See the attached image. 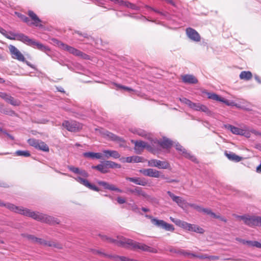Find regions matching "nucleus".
<instances>
[{
    "mask_svg": "<svg viewBox=\"0 0 261 261\" xmlns=\"http://www.w3.org/2000/svg\"><path fill=\"white\" fill-rule=\"evenodd\" d=\"M0 206H5L13 212L31 217L38 221L49 224L50 225L59 224L60 222L58 219L52 216L39 212L31 211L28 208L17 206L11 203H4L0 201Z\"/></svg>",
    "mask_w": 261,
    "mask_h": 261,
    "instance_id": "nucleus-1",
    "label": "nucleus"
},
{
    "mask_svg": "<svg viewBox=\"0 0 261 261\" xmlns=\"http://www.w3.org/2000/svg\"><path fill=\"white\" fill-rule=\"evenodd\" d=\"M7 37L11 40L20 41L26 44L36 48L47 54V52L50 51V49L48 46H45L35 40L30 39L28 36L22 33H10V35L7 36Z\"/></svg>",
    "mask_w": 261,
    "mask_h": 261,
    "instance_id": "nucleus-2",
    "label": "nucleus"
},
{
    "mask_svg": "<svg viewBox=\"0 0 261 261\" xmlns=\"http://www.w3.org/2000/svg\"><path fill=\"white\" fill-rule=\"evenodd\" d=\"M68 168L70 171L80 175L74 177V179L76 181L88 188L90 190L97 192L99 191V190L98 188L96 187L95 185L90 184L87 179L84 178H87L89 176V174L86 170L72 166H68Z\"/></svg>",
    "mask_w": 261,
    "mask_h": 261,
    "instance_id": "nucleus-3",
    "label": "nucleus"
},
{
    "mask_svg": "<svg viewBox=\"0 0 261 261\" xmlns=\"http://www.w3.org/2000/svg\"><path fill=\"white\" fill-rule=\"evenodd\" d=\"M99 236L106 243L115 244V245H140L137 244L132 240H127L122 237L118 236L116 238H112L102 234H99Z\"/></svg>",
    "mask_w": 261,
    "mask_h": 261,
    "instance_id": "nucleus-4",
    "label": "nucleus"
},
{
    "mask_svg": "<svg viewBox=\"0 0 261 261\" xmlns=\"http://www.w3.org/2000/svg\"><path fill=\"white\" fill-rule=\"evenodd\" d=\"M53 42L57 44V45L63 50L68 51L69 53L84 59H89V56L83 53L82 51L70 46L67 44H64L62 42L59 41L57 39H53Z\"/></svg>",
    "mask_w": 261,
    "mask_h": 261,
    "instance_id": "nucleus-5",
    "label": "nucleus"
},
{
    "mask_svg": "<svg viewBox=\"0 0 261 261\" xmlns=\"http://www.w3.org/2000/svg\"><path fill=\"white\" fill-rule=\"evenodd\" d=\"M145 217L150 219L152 224L158 228L169 231H173L174 230V227L173 225L168 223L163 220H159L156 218H153L151 216L147 215H146Z\"/></svg>",
    "mask_w": 261,
    "mask_h": 261,
    "instance_id": "nucleus-6",
    "label": "nucleus"
},
{
    "mask_svg": "<svg viewBox=\"0 0 261 261\" xmlns=\"http://www.w3.org/2000/svg\"><path fill=\"white\" fill-rule=\"evenodd\" d=\"M99 133L101 134V135H102L103 137L107 138V139L111 141H115L118 143L120 147L125 146V141L123 138L119 137L116 136V135L104 129H100Z\"/></svg>",
    "mask_w": 261,
    "mask_h": 261,
    "instance_id": "nucleus-7",
    "label": "nucleus"
},
{
    "mask_svg": "<svg viewBox=\"0 0 261 261\" xmlns=\"http://www.w3.org/2000/svg\"><path fill=\"white\" fill-rule=\"evenodd\" d=\"M91 252L94 254H97V255H99L101 256L110 258H111L116 261H117V260H119V261H138L136 259H129L125 256H120L115 255L108 254H106V253L103 252L102 251L99 250L92 249Z\"/></svg>",
    "mask_w": 261,
    "mask_h": 261,
    "instance_id": "nucleus-8",
    "label": "nucleus"
},
{
    "mask_svg": "<svg viewBox=\"0 0 261 261\" xmlns=\"http://www.w3.org/2000/svg\"><path fill=\"white\" fill-rule=\"evenodd\" d=\"M21 236L24 238V240L29 243L39 244L40 245H51L47 241L35 237L33 235L27 233H22Z\"/></svg>",
    "mask_w": 261,
    "mask_h": 261,
    "instance_id": "nucleus-9",
    "label": "nucleus"
},
{
    "mask_svg": "<svg viewBox=\"0 0 261 261\" xmlns=\"http://www.w3.org/2000/svg\"><path fill=\"white\" fill-rule=\"evenodd\" d=\"M62 126L69 132H75L82 128V125L79 122L74 121L65 120L62 123Z\"/></svg>",
    "mask_w": 261,
    "mask_h": 261,
    "instance_id": "nucleus-10",
    "label": "nucleus"
},
{
    "mask_svg": "<svg viewBox=\"0 0 261 261\" xmlns=\"http://www.w3.org/2000/svg\"><path fill=\"white\" fill-rule=\"evenodd\" d=\"M150 167H157L159 169H167L170 167L169 163L167 161H161L156 159H151L148 161Z\"/></svg>",
    "mask_w": 261,
    "mask_h": 261,
    "instance_id": "nucleus-11",
    "label": "nucleus"
},
{
    "mask_svg": "<svg viewBox=\"0 0 261 261\" xmlns=\"http://www.w3.org/2000/svg\"><path fill=\"white\" fill-rule=\"evenodd\" d=\"M176 149L179 151V153L182 154L186 158L191 160V161L197 163V160L196 157L191 154L190 152H188L185 148H184L178 143H177L175 145Z\"/></svg>",
    "mask_w": 261,
    "mask_h": 261,
    "instance_id": "nucleus-12",
    "label": "nucleus"
},
{
    "mask_svg": "<svg viewBox=\"0 0 261 261\" xmlns=\"http://www.w3.org/2000/svg\"><path fill=\"white\" fill-rule=\"evenodd\" d=\"M10 51L13 59L19 61L25 62V58L21 52L14 46L10 45L9 47Z\"/></svg>",
    "mask_w": 261,
    "mask_h": 261,
    "instance_id": "nucleus-13",
    "label": "nucleus"
},
{
    "mask_svg": "<svg viewBox=\"0 0 261 261\" xmlns=\"http://www.w3.org/2000/svg\"><path fill=\"white\" fill-rule=\"evenodd\" d=\"M134 194L137 196H142L146 201L151 203H153L156 200L154 197L148 195L140 187H137L135 188Z\"/></svg>",
    "mask_w": 261,
    "mask_h": 261,
    "instance_id": "nucleus-14",
    "label": "nucleus"
},
{
    "mask_svg": "<svg viewBox=\"0 0 261 261\" xmlns=\"http://www.w3.org/2000/svg\"><path fill=\"white\" fill-rule=\"evenodd\" d=\"M182 228L186 230L199 233H203L204 231V229L199 226L195 224H191L186 222H184Z\"/></svg>",
    "mask_w": 261,
    "mask_h": 261,
    "instance_id": "nucleus-15",
    "label": "nucleus"
},
{
    "mask_svg": "<svg viewBox=\"0 0 261 261\" xmlns=\"http://www.w3.org/2000/svg\"><path fill=\"white\" fill-rule=\"evenodd\" d=\"M140 172L145 176L158 178L160 176V172L152 168L143 169L140 170Z\"/></svg>",
    "mask_w": 261,
    "mask_h": 261,
    "instance_id": "nucleus-16",
    "label": "nucleus"
},
{
    "mask_svg": "<svg viewBox=\"0 0 261 261\" xmlns=\"http://www.w3.org/2000/svg\"><path fill=\"white\" fill-rule=\"evenodd\" d=\"M130 249L134 251L142 250L151 253H156L157 249L154 246H130Z\"/></svg>",
    "mask_w": 261,
    "mask_h": 261,
    "instance_id": "nucleus-17",
    "label": "nucleus"
},
{
    "mask_svg": "<svg viewBox=\"0 0 261 261\" xmlns=\"http://www.w3.org/2000/svg\"><path fill=\"white\" fill-rule=\"evenodd\" d=\"M186 34L187 36L193 41L199 42L201 40V37L198 33L191 28H188L186 29Z\"/></svg>",
    "mask_w": 261,
    "mask_h": 261,
    "instance_id": "nucleus-18",
    "label": "nucleus"
},
{
    "mask_svg": "<svg viewBox=\"0 0 261 261\" xmlns=\"http://www.w3.org/2000/svg\"><path fill=\"white\" fill-rule=\"evenodd\" d=\"M244 223L250 227L258 225V216H249L247 215Z\"/></svg>",
    "mask_w": 261,
    "mask_h": 261,
    "instance_id": "nucleus-19",
    "label": "nucleus"
},
{
    "mask_svg": "<svg viewBox=\"0 0 261 261\" xmlns=\"http://www.w3.org/2000/svg\"><path fill=\"white\" fill-rule=\"evenodd\" d=\"M178 253H180L181 254H182L184 256H188L190 257H198L199 258H209L210 259H212V260H216V259H217L218 258V256H207L206 255L198 256V255H195L194 253H189V252H186V251H179L178 252Z\"/></svg>",
    "mask_w": 261,
    "mask_h": 261,
    "instance_id": "nucleus-20",
    "label": "nucleus"
},
{
    "mask_svg": "<svg viewBox=\"0 0 261 261\" xmlns=\"http://www.w3.org/2000/svg\"><path fill=\"white\" fill-rule=\"evenodd\" d=\"M97 182L99 185L102 186L105 189L116 191L119 193L122 192V191L121 189L116 188L114 185L110 184L106 181L98 180Z\"/></svg>",
    "mask_w": 261,
    "mask_h": 261,
    "instance_id": "nucleus-21",
    "label": "nucleus"
},
{
    "mask_svg": "<svg viewBox=\"0 0 261 261\" xmlns=\"http://www.w3.org/2000/svg\"><path fill=\"white\" fill-rule=\"evenodd\" d=\"M132 142L135 144L134 149L137 153H140L142 150L147 147V144L142 141H134L132 140Z\"/></svg>",
    "mask_w": 261,
    "mask_h": 261,
    "instance_id": "nucleus-22",
    "label": "nucleus"
},
{
    "mask_svg": "<svg viewBox=\"0 0 261 261\" xmlns=\"http://www.w3.org/2000/svg\"><path fill=\"white\" fill-rule=\"evenodd\" d=\"M126 179L136 185L142 186H145L148 184L147 181L144 178L127 177L126 178Z\"/></svg>",
    "mask_w": 261,
    "mask_h": 261,
    "instance_id": "nucleus-23",
    "label": "nucleus"
},
{
    "mask_svg": "<svg viewBox=\"0 0 261 261\" xmlns=\"http://www.w3.org/2000/svg\"><path fill=\"white\" fill-rule=\"evenodd\" d=\"M182 82L185 83L195 84L198 83L197 79L193 75L185 74L181 76Z\"/></svg>",
    "mask_w": 261,
    "mask_h": 261,
    "instance_id": "nucleus-24",
    "label": "nucleus"
},
{
    "mask_svg": "<svg viewBox=\"0 0 261 261\" xmlns=\"http://www.w3.org/2000/svg\"><path fill=\"white\" fill-rule=\"evenodd\" d=\"M158 144L163 148L169 149L173 145V142L170 139L163 138V140H157Z\"/></svg>",
    "mask_w": 261,
    "mask_h": 261,
    "instance_id": "nucleus-25",
    "label": "nucleus"
},
{
    "mask_svg": "<svg viewBox=\"0 0 261 261\" xmlns=\"http://www.w3.org/2000/svg\"><path fill=\"white\" fill-rule=\"evenodd\" d=\"M225 155L230 161L234 162H239L243 159L242 157L230 151H225Z\"/></svg>",
    "mask_w": 261,
    "mask_h": 261,
    "instance_id": "nucleus-26",
    "label": "nucleus"
},
{
    "mask_svg": "<svg viewBox=\"0 0 261 261\" xmlns=\"http://www.w3.org/2000/svg\"><path fill=\"white\" fill-rule=\"evenodd\" d=\"M188 205L189 206L194 208L198 212L203 213L207 214L208 215H209L210 211L211 210L210 208H203V207H202L200 205H197V204H194V203H189Z\"/></svg>",
    "mask_w": 261,
    "mask_h": 261,
    "instance_id": "nucleus-27",
    "label": "nucleus"
},
{
    "mask_svg": "<svg viewBox=\"0 0 261 261\" xmlns=\"http://www.w3.org/2000/svg\"><path fill=\"white\" fill-rule=\"evenodd\" d=\"M103 153L107 158L111 156L114 159H118L120 157L119 152L116 150H105L103 151Z\"/></svg>",
    "mask_w": 261,
    "mask_h": 261,
    "instance_id": "nucleus-28",
    "label": "nucleus"
},
{
    "mask_svg": "<svg viewBox=\"0 0 261 261\" xmlns=\"http://www.w3.org/2000/svg\"><path fill=\"white\" fill-rule=\"evenodd\" d=\"M92 168L96 169L102 173H106L109 171L107 165L106 164V161L102 162L101 164L97 165V166H92Z\"/></svg>",
    "mask_w": 261,
    "mask_h": 261,
    "instance_id": "nucleus-29",
    "label": "nucleus"
},
{
    "mask_svg": "<svg viewBox=\"0 0 261 261\" xmlns=\"http://www.w3.org/2000/svg\"><path fill=\"white\" fill-rule=\"evenodd\" d=\"M225 127L229 130L232 133L235 135H240L243 134V129H241L239 127L234 126L230 124H226L225 125Z\"/></svg>",
    "mask_w": 261,
    "mask_h": 261,
    "instance_id": "nucleus-30",
    "label": "nucleus"
},
{
    "mask_svg": "<svg viewBox=\"0 0 261 261\" xmlns=\"http://www.w3.org/2000/svg\"><path fill=\"white\" fill-rule=\"evenodd\" d=\"M28 15L31 18V19L34 21L33 22L31 23V24H34L36 27L40 26L39 25V23L40 22H41V21L33 11H31V10L29 11Z\"/></svg>",
    "mask_w": 261,
    "mask_h": 261,
    "instance_id": "nucleus-31",
    "label": "nucleus"
},
{
    "mask_svg": "<svg viewBox=\"0 0 261 261\" xmlns=\"http://www.w3.org/2000/svg\"><path fill=\"white\" fill-rule=\"evenodd\" d=\"M28 15L31 18V19L34 21L33 22L31 23V24H34L36 27L40 26L39 25V23L40 22H41V21L33 11H31V10L29 11Z\"/></svg>",
    "mask_w": 261,
    "mask_h": 261,
    "instance_id": "nucleus-32",
    "label": "nucleus"
},
{
    "mask_svg": "<svg viewBox=\"0 0 261 261\" xmlns=\"http://www.w3.org/2000/svg\"><path fill=\"white\" fill-rule=\"evenodd\" d=\"M83 155L85 158L92 159H99L102 158V155L100 153H95L93 152H86L83 153Z\"/></svg>",
    "mask_w": 261,
    "mask_h": 261,
    "instance_id": "nucleus-33",
    "label": "nucleus"
},
{
    "mask_svg": "<svg viewBox=\"0 0 261 261\" xmlns=\"http://www.w3.org/2000/svg\"><path fill=\"white\" fill-rule=\"evenodd\" d=\"M143 158L139 156H132L124 158V162L126 163H139L142 162Z\"/></svg>",
    "mask_w": 261,
    "mask_h": 261,
    "instance_id": "nucleus-34",
    "label": "nucleus"
},
{
    "mask_svg": "<svg viewBox=\"0 0 261 261\" xmlns=\"http://www.w3.org/2000/svg\"><path fill=\"white\" fill-rule=\"evenodd\" d=\"M203 93H205L207 95V97L209 99L218 101H223L222 97H220L218 95L214 93L208 92L207 91H204Z\"/></svg>",
    "mask_w": 261,
    "mask_h": 261,
    "instance_id": "nucleus-35",
    "label": "nucleus"
},
{
    "mask_svg": "<svg viewBox=\"0 0 261 261\" xmlns=\"http://www.w3.org/2000/svg\"><path fill=\"white\" fill-rule=\"evenodd\" d=\"M239 77L241 80L248 81L252 78V74L250 71H243L241 72Z\"/></svg>",
    "mask_w": 261,
    "mask_h": 261,
    "instance_id": "nucleus-36",
    "label": "nucleus"
},
{
    "mask_svg": "<svg viewBox=\"0 0 261 261\" xmlns=\"http://www.w3.org/2000/svg\"><path fill=\"white\" fill-rule=\"evenodd\" d=\"M0 112L11 116H17L16 113L14 111L8 108H4L3 106L0 107Z\"/></svg>",
    "mask_w": 261,
    "mask_h": 261,
    "instance_id": "nucleus-37",
    "label": "nucleus"
},
{
    "mask_svg": "<svg viewBox=\"0 0 261 261\" xmlns=\"http://www.w3.org/2000/svg\"><path fill=\"white\" fill-rule=\"evenodd\" d=\"M236 240L238 242V243L245 245L246 243L247 245H261V243L257 241H246L245 240H243L239 238H236Z\"/></svg>",
    "mask_w": 261,
    "mask_h": 261,
    "instance_id": "nucleus-38",
    "label": "nucleus"
},
{
    "mask_svg": "<svg viewBox=\"0 0 261 261\" xmlns=\"http://www.w3.org/2000/svg\"><path fill=\"white\" fill-rule=\"evenodd\" d=\"M174 202L177 203V204L182 207L186 203V200H184L182 197L176 196L175 198L173 200Z\"/></svg>",
    "mask_w": 261,
    "mask_h": 261,
    "instance_id": "nucleus-39",
    "label": "nucleus"
},
{
    "mask_svg": "<svg viewBox=\"0 0 261 261\" xmlns=\"http://www.w3.org/2000/svg\"><path fill=\"white\" fill-rule=\"evenodd\" d=\"M37 149L45 152L49 151V147L47 145L42 141H40Z\"/></svg>",
    "mask_w": 261,
    "mask_h": 261,
    "instance_id": "nucleus-40",
    "label": "nucleus"
},
{
    "mask_svg": "<svg viewBox=\"0 0 261 261\" xmlns=\"http://www.w3.org/2000/svg\"><path fill=\"white\" fill-rule=\"evenodd\" d=\"M106 164L107 165L108 169L109 168H120L121 166L120 164L116 163L111 161H106Z\"/></svg>",
    "mask_w": 261,
    "mask_h": 261,
    "instance_id": "nucleus-41",
    "label": "nucleus"
},
{
    "mask_svg": "<svg viewBox=\"0 0 261 261\" xmlns=\"http://www.w3.org/2000/svg\"><path fill=\"white\" fill-rule=\"evenodd\" d=\"M40 140H36L35 139H29L28 140V143L32 146L34 147L37 149Z\"/></svg>",
    "mask_w": 261,
    "mask_h": 261,
    "instance_id": "nucleus-42",
    "label": "nucleus"
},
{
    "mask_svg": "<svg viewBox=\"0 0 261 261\" xmlns=\"http://www.w3.org/2000/svg\"><path fill=\"white\" fill-rule=\"evenodd\" d=\"M208 215H210L212 218L219 219L221 221H223L224 222H227V219L226 218L221 216L220 215H216L215 213H213L211 210Z\"/></svg>",
    "mask_w": 261,
    "mask_h": 261,
    "instance_id": "nucleus-43",
    "label": "nucleus"
},
{
    "mask_svg": "<svg viewBox=\"0 0 261 261\" xmlns=\"http://www.w3.org/2000/svg\"><path fill=\"white\" fill-rule=\"evenodd\" d=\"M202 106L203 105L200 103H195L192 102L190 108L195 111H201Z\"/></svg>",
    "mask_w": 261,
    "mask_h": 261,
    "instance_id": "nucleus-44",
    "label": "nucleus"
},
{
    "mask_svg": "<svg viewBox=\"0 0 261 261\" xmlns=\"http://www.w3.org/2000/svg\"><path fill=\"white\" fill-rule=\"evenodd\" d=\"M15 154L17 156H23L28 157L30 156V153L29 151L27 150H17L15 152Z\"/></svg>",
    "mask_w": 261,
    "mask_h": 261,
    "instance_id": "nucleus-45",
    "label": "nucleus"
},
{
    "mask_svg": "<svg viewBox=\"0 0 261 261\" xmlns=\"http://www.w3.org/2000/svg\"><path fill=\"white\" fill-rule=\"evenodd\" d=\"M7 102L10 103L11 105L14 106H18L21 104V102L20 100L14 99L11 96Z\"/></svg>",
    "mask_w": 261,
    "mask_h": 261,
    "instance_id": "nucleus-46",
    "label": "nucleus"
},
{
    "mask_svg": "<svg viewBox=\"0 0 261 261\" xmlns=\"http://www.w3.org/2000/svg\"><path fill=\"white\" fill-rule=\"evenodd\" d=\"M201 111L205 113L207 115H208L209 116H212L213 115V112L212 111H211L207 107H206V106H205L204 105H203V106L202 107Z\"/></svg>",
    "mask_w": 261,
    "mask_h": 261,
    "instance_id": "nucleus-47",
    "label": "nucleus"
},
{
    "mask_svg": "<svg viewBox=\"0 0 261 261\" xmlns=\"http://www.w3.org/2000/svg\"><path fill=\"white\" fill-rule=\"evenodd\" d=\"M128 209L131 210L135 213H139V208L138 206L135 203H128Z\"/></svg>",
    "mask_w": 261,
    "mask_h": 261,
    "instance_id": "nucleus-48",
    "label": "nucleus"
},
{
    "mask_svg": "<svg viewBox=\"0 0 261 261\" xmlns=\"http://www.w3.org/2000/svg\"><path fill=\"white\" fill-rule=\"evenodd\" d=\"M170 219L171 221L174 223L176 225L182 228L185 221H181L179 219L173 218L171 217H170Z\"/></svg>",
    "mask_w": 261,
    "mask_h": 261,
    "instance_id": "nucleus-49",
    "label": "nucleus"
},
{
    "mask_svg": "<svg viewBox=\"0 0 261 261\" xmlns=\"http://www.w3.org/2000/svg\"><path fill=\"white\" fill-rule=\"evenodd\" d=\"M18 16L24 22L27 23L28 25H30L31 24L30 22V20L29 18L27 17L25 15L21 14H18Z\"/></svg>",
    "mask_w": 261,
    "mask_h": 261,
    "instance_id": "nucleus-50",
    "label": "nucleus"
},
{
    "mask_svg": "<svg viewBox=\"0 0 261 261\" xmlns=\"http://www.w3.org/2000/svg\"><path fill=\"white\" fill-rule=\"evenodd\" d=\"M114 85L116 86V87H117L119 89H122L124 90H126V91H128L129 92L134 91V90L133 89L129 88L128 87L122 86V85H119L118 84H116V83L114 84Z\"/></svg>",
    "mask_w": 261,
    "mask_h": 261,
    "instance_id": "nucleus-51",
    "label": "nucleus"
},
{
    "mask_svg": "<svg viewBox=\"0 0 261 261\" xmlns=\"http://www.w3.org/2000/svg\"><path fill=\"white\" fill-rule=\"evenodd\" d=\"M0 97L7 102L11 95L5 92H0Z\"/></svg>",
    "mask_w": 261,
    "mask_h": 261,
    "instance_id": "nucleus-52",
    "label": "nucleus"
},
{
    "mask_svg": "<svg viewBox=\"0 0 261 261\" xmlns=\"http://www.w3.org/2000/svg\"><path fill=\"white\" fill-rule=\"evenodd\" d=\"M180 101L181 102L188 105L189 107H190V106H191V104L192 103V102L191 100H190L189 99H188L186 98H184V97L182 98H180Z\"/></svg>",
    "mask_w": 261,
    "mask_h": 261,
    "instance_id": "nucleus-53",
    "label": "nucleus"
},
{
    "mask_svg": "<svg viewBox=\"0 0 261 261\" xmlns=\"http://www.w3.org/2000/svg\"><path fill=\"white\" fill-rule=\"evenodd\" d=\"M0 132H2L3 133H4V134H5L9 139H10L11 140H14V137H13L11 135L8 134V133H7L6 131L5 130H4L2 128L0 127Z\"/></svg>",
    "mask_w": 261,
    "mask_h": 261,
    "instance_id": "nucleus-54",
    "label": "nucleus"
},
{
    "mask_svg": "<svg viewBox=\"0 0 261 261\" xmlns=\"http://www.w3.org/2000/svg\"><path fill=\"white\" fill-rule=\"evenodd\" d=\"M117 201L119 204H123L125 203L126 201L125 199L121 197H118L116 199Z\"/></svg>",
    "mask_w": 261,
    "mask_h": 261,
    "instance_id": "nucleus-55",
    "label": "nucleus"
},
{
    "mask_svg": "<svg viewBox=\"0 0 261 261\" xmlns=\"http://www.w3.org/2000/svg\"><path fill=\"white\" fill-rule=\"evenodd\" d=\"M233 216L237 219H240L241 220H242L243 222L244 221L247 215H233Z\"/></svg>",
    "mask_w": 261,
    "mask_h": 261,
    "instance_id": "nucleus-56",
    "label": "nucleus"
},
{
    "mask_svg": "<svg viewBox=\"0 0 261 261\" xmlns=\"http://www.w3.org/2000/svg\"><path fill=\"white\" fill-rule=\"evenodd\" d=\"M250 132L252 133V134H254L256 136H259L261 137V132H258L255 129H251L250 130Z\"/></svg>",
    "mask_w": 261,
    "mask_h": 261,
    "instance_id": "nucleus-57",
    "label": "nucleus"
},
{
    "mask_svg": "<svg viewBox=\"0 0 261 261\" xmlns=\"http://www.w3.org/2000/svg\"><path fill=\"white\" fill-rule=\"evenodd\" d=\"M146 7H147V8H148V9H150V10H152V11H154L155 12H156V13H158L160 14V15H164V14L163 12H160V11H159V10H156V9H154V8H151V7H149V6H146Z\"/></svg>",
    "mask_w": 261,
    "mask_h": 261,
    "instance_id": "nucleus-58",
    "label": "nucleus"
},
{
    "mask_svg": "<svg viewBox=\"0 0 261 261\" xmlns=\"http://www.w3.org/2000/svg\"><path fill=\"white\" fill-rule=\"evenodd\" d=\"M250 132H247L243 129V134H241V135L244 136L247 138H249L250 137Z\"/></svg>",
    "mask_w": 261,
    "mask_h": 261,
    "instance_id": "nucleus-59",
    "label": "nucleus"
},
{
    "mask_svg": "<svg viewBox=\"0 0 261 261\" xmlns=\"http://www.w3.org/2000/svg\"><path fill=\"white\" fill-rule=\"evenodd\" d=\"M128 5L129 6L128 8H129L133 10H138V7H137L135 4L130 3V4H128Z\"/></svg>",
    "mask_w": 261,
    "mask_h": 261,
    "instance_id": "nucleus-60",
    "label": "nucleus"
},
{
    "mask_svg": "<svg viewBox=\"0 0 261 261\" xmlns=\"http://www.w3.org/2000/svg\"><path fill=\"white\" fill-rule=\"evenodd\" d=\"M167 194L170 197V198L172 199V200L174 199V198H175L176 195H175L173 193H172L170 191H167Z\"/></svg>",
    "mask_w": 261,
    "mask_h": 261,
    "instance_id": "nucleus-61",
    "label": "nucleus"
},
{
    "mask_svg": "<svg viewBox=\"0 0 261 261\" xmlns=\"http://www.w3.org/2000/svg\"><path fill=\"white\" fill-rule=\"evenodd\" d=\"M75 33L78 34L79 35L82 36H83L84 38H88V35L86 33L82 34L80 31H75Z\"/></svg>",
    "mask_w": 261,
    "mask_h": 261,
    "instance_id": "nucleus-62",
    "label": "nucleus"
},
{
    "mask_svg": "<svg viewBox=\"0 0 261 261\" xmlns=\"http://www.w3.org/2000/svg\"><path fill=\"white\" fill-rule=\"evenodd\" d=\"M126 191L128 193L134 194L135 193V189L127 188Z\"/></svg>",
    "mask_w": 261,
    "mask_h": 261,
    "instance_id": "nucleus-63",
    "label": "nucleus"
},
{
    "mask_svg": "<svg viewBox=\"0 0 261 261\" xmlns=\"http://www.w3.org/2000/svg\"><path fill=\"white\" fill-rule=\"evenodd\" d=\"M256 171L258 173H261V163L256 167Z\"/></svg>",
    "mask_w": 261,
    "mask_h": 261,
    "instance_id": "nucleus-64",
    "label": "nucleus"
}]
</instances>
